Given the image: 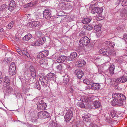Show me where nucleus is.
<instances>
[{
    "label": "nucleus",
    "instance_id": "obj_1",
    "mask_svg": "<svg viewBox=\"0 0 127 127\" xmlns=\"http://www.w3.org/2000/svg\"><path fill=\"white\" fill-rule=\"evenodd\" d=\"M113 98L111 101V104L113 106H123L124 100L126 99L125 96L122 94L115 93L112 95Z\"/></svg>",
    "mask_w": 127,
    "mask_h": 127
},
{
    "label": "nucleus",
    "instance_id": "obj_2",
    "mask_svg": "<svg viewBox=\"0 0 127 127\" xmlns=\"http://www.w3.org/2000/svg\"><path fill=\"white\" fill-rule=\"evenodd\" d=\"M39 77L41 85L44 87H46L49 82L47 76L46 75L44 76L43 73H40L39 74Z\"/></svg>",
    "mask_w": 127,
    "mask_h": 127
},
{
    "label": "nucleus",
    "instance_id": "obj_3",
    "mask_svg": "<svg viewBox=\"0 0 127 127\" xmlns=\"http://www.w3.org/2000/svg\"><path fill=\"white\" fill-rule=\"evenodd\" d=\"M89 38L86 36L82 37L79 42V45L80 46H87L88 45L90 42Z\"/></svg>",
    "mask_w": 127,
    "mask_h": 127
},
{
    "label": "nucleus",
    "instance_id": "obj_4",
    "mask_svg": "<svg viewBox=\"0 0 127 127\" xmlns=\"http://www.w3.org/2000/svg\"><path fill=\"white\" fill-rule=\"evenodd\" d=\"M120 74L122 75V77L116 79L117 81L120 83H124L127 81V74L125 72L123 71L120 72Z\"/></svg>",
    "mask_w": 127,
    "mask_h": 127
},
{
    "label": "nucleus",
    "instance_id": "obj_5",
    "mask_svg": "<svg viewBox=\"0 0 127 127\" xmlns=\"http://www.w3.org/2000/svg\"><path fill=\"white\" fill-rule=\"evenodd\" d=\"M73 110L72 108L69 109L66 113L64 118L66 122L70 120L73 117Z\"/></svg>",
    "mask_w": 127,
    "mask_h": 127
},
{
    "label": "nucleus",
    "instance_id": "obj_6",
    "mask_svg": "<svg viewBox=\"0 0 127 127\" xmlns=\"http://www.w3.org/2000/svg\"><path fill=\"white\" fill-rule=\"evenodd\" d=\"M16 67L15 63L12 62L10 66L9 73L11 75H14L16 73Z\"/></svg>",
    "mask_w": 127,
    "mask_h": 127
},
{
    "label": "nucleus",
    "instance_id": "obj_7",
    "mask_svg": "<svg viewBox=\"0 0 127 127\" xmlns=\"http://www.w3.org/2000/svg\"><path fill=\"white\" fill-rule=\"evenodd\" d=\"M46 76L50 82L53 83L55 82L56 75L54 73L50 72Z\"/></svg>",
    "mask_w": 127,
    "mask_h": 127
},
{
    "label": "nucleus",
    "instance_id": "obj_8",
    "mask_svg": "<svg viewBox=\"0 0 127 127\" xmlns=\"http://www.w3.org/2000/svg\"><path fill=\"white\" fill-rule=\"evenodd\" d=\"M103 10V7H99L94 8L91 10V12L92 13H97L98 14H100L102 12Z\"/></svg>",
    "mask_w": 127,
    "mask_h": 127
},
{
    "label": "nucleus",
    "instance_id": "obj_9",
    "mask_svg": "<svg viewBox=\"0 0 127 127\" xmlns=\"http://www.w3.org/2000/svg\"><path fill=\"white\" fill-rule=\"evenodd\" d=\"M51 11L48 9H46L43 11V14L44 17L46 19H48L51 17Z\"/></svg>",
    "mask_w": 127,
    "mask_h": 127
},
{
    "label": "nucleus",
    "instance_id": "obj_10",
    "mask_svg": "<svg viewBox=\"0 0 127 127\" xmlns=\"http://www.w3.org/2000/svg\"><path fill=\"white\" fill-rule=\"evenodd\" d=\"M3 92H5V94H10L12 93L13 89L11 87L9 86H5V87H3Z\"/></svg>",
    "mask_w": 127,
    "mask_h": 127
},
{
    "label": "nucleus",
    "instance_id": "obj_11",
    "mask_svg": "<svg viewBox=\"0 0 127 127\" xmlns=\"http://www.w3.org/2000/svg\"><path fill=\"white\" fill-rule=\"evenodd\" d=\"M16 4L14 0H11L10 2L8 9L10 11H12L16 7Z\"/></svg>",
    "mask_w": 127,
    "mask_h": 127
},
{
    "label": "nucleus",
    "instance_id": "obj_12",
    "mask_svg": "<svg viewBox=\"0 0 127 127\" xmlns=\"http://www.w3.org/2000/svg\"><path fill=\"white\" fill-rule=\"evenodd\" d=\"M37 109L38 110L46 109L47 105L45 103H41L39 102L37 103Z\"/></svg>",
    "mask_w": 127,
    "mask_h": 127
},
{
    "label": "nucleus",
    "instance_id": "obj_13",
    "mask_svg": "<svg viewBox=\"0 0 127 127\" xmlns=\"http://www.w3.org/2000/svg\"><path fill=\"white\" fill-rule=\"evenodd\" d=\"M74 74L76 75L77 78L80 79L81 78L83 75V73L82 71L79 69H77L75 71Z\"/></svg>",
    "mask_w": 127,
    "mask_h": 127
},
{
    "label": "nucleus",
    "instance_id": "obj_14",
    "mask_svg": "<svg viewBox=\"0 0 127 127\" xmlns=\"http://www.w3.org/2000/svg\"><path fill=\"white\" fill-rule=\"evenodd\" d=\"M31 24L32 27H37L39 26H41L43 24L42 20H40L38 21L32 22V23L29 24Z\"/></svg>",
    "mask_w": 127,
    "mask_h": 127
},
{
    "label": "nucleus",
    "instance_id": "obj_15",
    "mask_svg": "<svg viewBox=\"0 0 127 127\" xmlns=\"http://www.w3.org/2000/svg\"><path fill=\"white\" fill-rule=\"evenodd\" d=\"M77 55V53L76 52H72L69 57H67V60L68 61H73L76 58Z\"/></svg>",
    "mask_w": 127,
    "mask_h": 127
},
{
    "label": "nucleus",
    "instance_id": "obj_16",
    "mask_svg": "<svg viewBox=\"0 0 127 127\" xmlns=\"http://www.w3.org/2000/svg\"><path fill=\"white\" fill-rule=\"evenodd\" d=\"M66 60H67V57L64 56H61L58 58L57 61L59 63L64 62Z\"/></svg>",
    "mask_w": 127,
    "mask_h": 127
},
{
    "label": "nucleus",
    "instance_id": "obj_17",
    "mask_svg": "<svg viewBox=\"0 0 127 127\" xmlns=\"http://www.w3.org/2000/svg\"><path fill=\"white\" fill-rule=\"evenodd\" d=\"M104 43L109 48L113 47L115 45V44L113 42H111L108 40L107 41H105Z\"/></svg>",
    "mask_w": 127,
    "mask_h": 127
},
{
    "label": "nucleus",
    "instance_id": "obj_18",
    "mask_svg": "<svg viewBox=\"0 0 127 127\" xmlns=\"http://www.w3.org/2000/svg\"><path fill=\"white\" fill-rule=\"evenodd\" d=\"M30 69L32 77L33 78L35 77L36 75V73L34 67L31 65L30 66Z\"/></svg>",
    "mask_w": 127,
    "mask_h": 127
},
{
    "label": "nucleus",
    "instance_id": "obj_19",
    "mask_svg": "<svg viewBox=\"0 0 127 127\" xmlns=\"http://www.w3.org/2000/svg\"><path fill=\"white\" fill-rule=\"evenodd\" d=\"M94 106L97 109L100 108L101 107V103L98 100H95L93 102Z\"/></svg>",
    "mask_w": 127,
    "mask_h": 127
},
{
    "label": "nucleus",
    "instance_id": "obj_20",
    "mask_svg": "<svg viewBox=\"0 0 127 127\" xmlns=\"http://www.w3.org/2000/svg\"><path fill=\"white\" fill-rule=\"evenodd\" d=\"M10 80L8 76H5L4 78L3 87H5V86H9Z\"/></svg>",
    "mask_w": 127,
    "mask_h": 127
},
{
    "label": "nucleus",
    "instance_id": "obj_21",
    "mask_svg": "<svg viewBox=\"0 0 127 127\" xmlns=\"http://www.w3.org/2000/svg\"><path fill=\"white\" fill-rule=\"evenodd\" d=\"M8 9V6L5 4H3L0 6V11H6Z\"/></svg>",
    "mask_w": 127,
    "mask_h": 127
},
{
    "label": "nucleus",
    "instance_id": "obj_22",
    "mask_svg": "<svg viewBox=\"0 0 127 127\" xmlns=\"http://www.w3.org/2000/svg\"><path fill=\"white\" fill-rule=\"evenodd\" d=\"M115 66L114 65H111L108 69L109 73L112 74H113L114 72Z\"/></svg>",
    "mask_w": 127,
    "mask_h": 127
},
{
    "label": "nucleus",
    "instance_id": "obj_23",
    "mask_svg": "<svg viewBox=\"0 0 127 127\" xmlns=\"http://www.w3.org/2000/svg\"><path fill=\"white\" fill-rule=\"evenodd\" d=\"M37 40L38 41V43L39 44L38 45L39 46L42 45L45 43L46 41V39L45 37H43L40 38Z\"/></svg>",
    "mask_w": 127,
    "mask_h": 127
},
{
    "label": "nucleus",
    "instance_id": "obj_24",
    "mask_svg": "<svg viewBox=\"0 0 127 127\" xmlns=\"http://www.w3.org/2000/svg\"><path fill=\"white\" fill-rule=\"evenodd\" d=\"M32 35L30 33H28L24 36L23 38V40L27 41L28 40L32 37Z\"/></svg>",
    "mask_w": 127,
    "mask_h": 127
},
{
    "label": "nucleus",
    "instance_id": "obj_25",
    "mask_svg": "<svg viewBox=\"0 0 127 127\" xmlns=\"http://www.w3.org/2000/svg\"><path fill=\"white\" fill-rule=\"evenodd\" d=\"M91 20V18L87 17L83 19L82 21L83 24H87L90 23Z\"/></svg>",
    "mask_w": 127,
    "mask_h": 127
},
{
    "label": "nucleus",
    "instance_id": "obj_26",
    "mask_svg": "<svg viewBox=\"0 0 127 127\" xmlns=\"http://www.w3.org/2000/svg\"><path fill=\"white\" fill-rule=\"evenodd\" d=\"M123 12H124L125 13L123 14L121 13L120 14V16L121 17V18L123 19H127V11L126 10H124Z\"/></svg>",
    "mask_w": 127,
    "mask_h": 127
},
{
    "label": "nucleus",
    "instance_id": "obj_27",
    "mask_svg": "<svg viewBox=\"0 0 127 127\" xmlns=\"http://www.w3.org/2000/svg\"><path fill=\"white\" fill-rule=\"evenodd\" d=\"M100 86L99 84L96 83H93L92 85V88L94 90H96L100 88Z\"/></svg>",
    "mask_w": 127,
    "mask_h": 127
},
{
    "label": "nucleus",
    "instance_id": "obj_28",
    "mask_svg": "<svg viewBox=\"0 0 127 127\" xmlns=\"http://www.w3.org/2000/svg\"><path fill=\"white\" fill-rule=\"evenodd\" d=\"M99 52L101 54H102L107 56L108 55V54H109V53L108 54L107 50L103 48L100 49L99 51Z\"/></svg>",
    "mask_w": 127,
    "mask_h": 127
},
{
    "label": "nucleus",
    "instance_id": "obj_29",
    "mask_svg": "<svg viewBox=\"0 0 127 127\" xmlns=\"http://www.w3.org/2000/svg\"><path fill=\"white\" fill-rule=\"evenodd\" d=\"M21 55H24L26 56L27 57L30 58V56L29 53L26 51L24 50H22L21 51V53L20 54Z\"/></svg>",
    "mask_w": 127,
    "mask_h": 127
},
{
    "label": "nucleus",
    "instance_id": "obj_30",
    "mask_svg": "<svg viewBox=\"0 0 127 127\" xmlns=\"http://www.w3.org/2000/svg\"><path fill=\"white\" fill-rule=\"evenodd\" d=\"M94 28L95 30L97 32H98L100 31L101 29V25H97L95 26Z\"/></svg>",
    "mask_w": 127,
    "mask_h": 127
},
{
    "label": "nucleus",
    "instance_id": "obj_31",
    "mask_svg": "<svg viewBox=\"0 0 127 127\" xmlns=\"http://www.w3.org/2000/svg\"><path fill=\"white\" fill-rule=\"evenodd\" d=\"M43 111V116H44V119L48 118L50 117V114L48 112L45 111Z\"/></svg>",
    "mask_w": 127,
    "mask_h": 127
},
{
    "label": "nucleus",
    "instance_id": "obj_32",
    "mask_svg": "<svg viewBox=\"0 0 127 127\" xmlns=\"http://www.w3.org/2000/svg\"><path fill=\"white\" fill-rule=\"evenodd\" d=\"M43 111H42L39 112L37 116L39 118L43 119H44V117L43 115Z\"/></svg>",
    "mask_w": 127,
    "mask_h": 127
},
{
    "label": "nucleus",
    "instance_id": "obj_33",
    "mask_svg": "<svg viewBox=\"0 0 127 127\" xmlns=\"http://www.w3.org/2000/svg\"><path fill=\"white\" fill-rule=\"evenodd\" d=\"M69 77H68L67 75H65L63 79V82L64 83L67 84L69 81Z\"/></svg>",
    "mask_w": 127,
    "mask_h": 127
},
{
    "label": "nucleus",
    "instance_id": "obj_34",
    "mask_svg": "<svg viewBox=\"0 0 127 127\" xmlns=\"http://www.w3.org/2000/svg\"><path fill=\"white\" fill-rule=\"evenodd\" d=\"M64 64H60L57 66L56 68L59 70L61 71L63 68Z\"/></svg>",
    "mask_w": 127,
    "mask_h": 127
},
{
    "label": "nucleus",
    "instance_id": "obj_35",
    "mask_svg": "<svg viewBox=\"0 0 127 127\" xmlns=\"http://www.w3.org/2000/svg\"><path fill=\"white\" fill-rule=\"evenodd\" d=\"M14 22L13 21H12L6 26V28L8 29H10L13 26Z\"/></svg>",
    "mask_w": 127,
    "mask_h": 127
},
{
    "label": "nucleus",
    "instance_id": "obj_36",
    "mask_svg": "<svg viewBox=\"0 0 127 127\" xmlns=\"http://www.w3.org/2000/svg\"><path fill=\"white\" fill-rule=\"evenodd\" d=\"M82 116L83 119H87L88 118H89L90 117V114L87 113L83 114L82 115Z\"/></svg>",
    "mask_w": 127,
    "mask_h": 127
},
{
    "label": "nucleus",
    "instance_id": "obj_37",
    "mask_svg": "<svg viewBox=\"0 0 127 127\" xmlns=\"http://www.w3.org/2000/svg\"><path fill=\"white\" fill-rule=\"evenodd\" d=\"M84 28L85 29H86L90 31L92 30L93 29V27L90 25H85L84 26Z\"/></svg>",
    "mask_w": 127,
    "mask_h": 127
},
{
    "label": "nucleus",
    "instance_id": "obj_38",
    "mask_svg": "<svg viewBox=\"0 0 127 127\" xmlns=\"http://www.w3.org/2000/svg\"><path fill=\"white\" fill-rule=\"evenodd\" d=\"M31 85H32L33 86V85L34 86H33V87L34 88H37L39 89V83L38 82H37L35 83V84H31Z\"/></svg>",
    "mask_w": 127,
    "mask_h": 127
},
{
    "label": "nucleus",
    "instance_id": "obj_39",
    "mask_svg": "<svg viewBox=\"0 0 127 127\" xmlns=\"http://www.w3.org/2000/svg\"><path fill=\"white\" fill-rule=\"evenodd\" d=\"M56 123L53 121H51L49 122V126L50 127H54L55 126Z\"/></svg>",
    "mask_w": 127,
    "mask_h": 127
},
{
    "label": "nucleus",
    "instance_id": "obj_40",
    "mask_svg": "<svg viewBox=\"0 0 127 127\" xmlns=\"http://www.w3.org/2000/svg\"><path fill=\"white\" fill-rule=\"evenodd\" d=\"M78 106L79 107L82 108L85 107V105L83 102H78Z\"/></svg>",
    "mask_w": 127,
    "mask_h": 127
},
{
    "label": "nucleus",
    "instance_id": "obj_41",
    "mask_svg": "<svg viewBox=\"0 0 127 127\" xmlns=\"http://www.w3.org/2000/svg\"><path fill=\"white\" fill-rule=\"evenodd\" d=\"M83 82L88 85H91L92 84V82L91 83L90 82L89 80L88 79H84L83 80Z\"/></svg>",
    "mask_w": 127,
    "mask_h": 127
},
{
    "label": "nucleus",
    "instance_id": "obj_42",
    "mask_svg": "<svg viewBox=\"0 0 127 127\" xmlns=\"http://www.w3.org/2000/svg\"><path fill=\"white\" fill-rule=\"evenodd\" d=\"M41 52L44 57L47 56L48 55V52L47 51L45 50L42 51Z\"/></svg>",
    "mask_w": 127,
    "mask_h": 127
},
{
    "label": "nucleus",
    "instance_id": "obj_43",
    "mask_svg": "<svg viewBox=\"0 0 127 127\" xmlns=\"http://www.w3.org/2000/svg\"><path fill=\"white\" fill-rule=\"evenodd\" d=\"M65 66L66 69L67 70H69L71 69V67L69 64H64Z\"/></svg>",
    "mask_w": 127,
    "mask_h": 127
},
{
    "label": "nucleus",
    "instance_id": "obj_44",
    "mask_svg": "<svg viewBox=\"0 0 127 127\" xmlns=\"http://www.w3.org/2000/svg\"><path fill=\"white\" fill-rule=\"evenodd\" d=\"M38 41L37 40L36 41L33 42H32L31 44V45L33 46H39L38 45Z\"/></svg>",
    "mask_w": 127,
    "mask_h": 127
},
{
    "label": "nucleus",
    "instance_id": "obj_45",
    "mask_svg": "<svg viewBox=\"0 0 127 127\" xmlns=\"http://www.w3.org/2000/svg\"><path fill=\"white\" fill-rule=\"evenodd\" d=\"M43 54H42V52L40 53L37 55V57L38 58H42L44 57Z\"/></svg>",
    "mask_w": 127,
    "mask_h": 127
},
{
    "label": "nucleus",
    "instance_id": "obj_46",
    "mask_svg": "<svg viewBox=\"0 0 127 127\" xmlns=\"http://www.w3.org/2000/svg\"><path fill=\"white\" fill-rule=\"evenodd\" d=\"M122 5L123 6L127 5V0H123L122 2Z\"/></svg>",
    "mask_w": 127,
    "mask_h": 127
},
{
    "label": "nucleus",
    "instance_id": "obj_47",
    "mask_svg": "<svg viewBox=\"0 0 127 127\" xmlns=\"http://www.w3.org/2000/svg\"><path fill=\"white\" fill-rule=\"evenodd\" d=\"M90 126L91 127H99L96 124H94L91 123L90 125Z\"/></svg>",
    "mask_w": 127,
    "mask_h": 127
},
{
    "label": "nucleus",
    "instance_id": "obj_48",
    "mask_svg": "<svg viewBox=\"0 0 127 127\" xmlns=\"http://www.w3.org/2000/svg\"><path fill=\"white\" fill-rule=\"evenodd\" d=\"M16 50L18 53L20 54L21 53V51H22V50L18 47H16Z\"/></svg>",
    "mask_w": 127,
    "mask_h": 127
},
{
    "label": "nucleus",
    "instance_id": "obj_49",
    "mask_svg": "<svg viewBox=\"0 0 127 127\" xmlns=\"http://www.w3.org/2000/svg\"><path fill=\"white\" fill-rule=\"evenodd\" d=\"M86 101L85 102H89L91 101V98L89 97H86Z\"/></svg>",
    "mask_w": 127,
    "mask_h": 127
},
{
    "label": "nucleus",
    "instance_id": "obj_50",
    "mask_svg": "<svg viewBox=\"0 0 127 127\" xmlns=\"http://www.w3.org/2000/svg\"><path fill=\"white\" fill-rule=\"evenodd\" d=\"M86 97L85 96H82L81 97L80 100L81 101L83 102H85L86 101Z\"/></svg>",
    "mask_w": 127,
    "mask_h": 127
},
{
    "label": "nucleus",
    "instance_id": "obj_51",
    "mask_svg": "<svg viewBox=\"0 0 127 127\" xmlns=\"http://www.w3.org/2000/svg\"><path fill=\"white\" fill-rule=\"evenodd\" d=\"M85 31H82L81 32L79 33V35L81 36H82L85 35Z\"/></svg>",
    "mask_w": 127,
    "mask_h": 127
},
{
    "label": "nucleus",
    "instance_id": "obj_52",
    "mask_svg": "<svg viewBox=\"0 0 127 127\" xmlns=\"http://www.w3.org/2000/svg\"><path fill=\"white\" fill-rule=\"evenodd\" d=\"M83 64L81 63L79 61H78V64H76V66H77L78 67H81L82 66Z\"/></svg>",
    "mask_w": 127,
    "mask_h": 127
},
{
    "label": "nucleus",
    "instance_id": "obj_53",
    "mask_svg": "<svg viewBox=\"0 0 127 127\" xmlns=\"http://www.w3.org/2000/svg\"><path fill=\"white\" fill-rule=\"evenodd\" d=\"M2 79V74L1 72L0 71V83H1Z\"/></svg>",
    "mask_w": 127,
    "mask_h": 127
},
{
    "label": "nucleus",
    "instance_id": "obj_54",
    "mask_svg": "<svg viewBox=\"0 0 127 127\" xmlns=\"http://www.w3.org/2000/svg\"><path fill=\"white\" fill-rule=\"evenodd\" d=\"M29 7H32L33 6V4L32 2L28 3L27 5Z\"/></svg>",
    "mask_w": 127,
    "mask_h": 127
},
{
    "label": "nucleus",
    "instance_id": "obj_55",
    "mask_svg": "<svg viewBox=\"0 0 127 127\" xmlns=\"http://www.w3.org/2000/svg\"><path fill=\"white\" fill-rule=\"evenodd\" d=\"M79 61L81 63L83 64H82V65L85 64H86V62L84 60H82Z\"/></svg>",
    "mask_w": 127,
    "mask_h": 127
},
{
    "label": "nucleus",
    "instance_id": "obj_56",
    "mask_svg": "<svg viewBox=\"0 0 127 127\" xmlns=\"http://www.w3.org/2000/svg\"><path fill=\"white\" fill-rule=\"evenodd\" d=\"M45 60L44 59H42L40 61V64H44L45 63V62L44 61Z\"/></svg>",
    "mask_w": 127,
    "mask_h": 127
},
{
    "label": "nucleus",
    "instance_id": "obj_57",
    "mask_svg": "<svg viewBox=\"0 0 127 127\" xmlns=\"http://www.w3.org/2000/svg\"><path fill=\"white\" fill-rule=\"evenodd\" d=\"M4 62H6L7 63H8L9 62V60L7 58H5L3 60Z\"/></svg>",
    "mask_w": 127,
    "mask_h": 127
},
{
    "label": "nucleus",
    "instance_id": "obj_58",
    "mask_svg": "<svg viewBox=\"0 0 127 127\" xmlns=\"http://www.w3.org/2000/svg\"><path fill=\"white\" fill-rule=\"evenodd\" d=\"M37 127V126L34 125H31L28 126V127Z\"/></svg>",
    "mask_w": 127,
    "mask_h": 127
},
{
    "label": "nucleus",
    "instance_id": "obj_59",
    "mask_svg": "<svg viewBox=\"0 0 127 127\" xmlns=\"http://www.w3.org/2000/svg\"><path fill=\"white\" fill-rule=\"evenodd\" d=\"M121 2V1L120 0H117V1L116 2V4H119Z\"/></svg>",
    "mask_w": 127,
    "mask_h": 127
},
{
    "label": "nucleus",
    "instance_id": "obj_60",
    "mask_svg": "<svg viewBox=\"0 0 127 127\" xmlns=\"http://www.w3.org/2000/svg\"><path fill=\"white\" fill-rule=\"evenodd\" d=\"M112 116H111L112 118H114L115 117H116L117 116H116L114 114V113H113V114H111Z\"/></svg>",
    "mask_w": 127,
    "mask_h": 127
},
{
    "label": "nucleus",
    "instance_id": "obj_61",
    "mask_svg": "<svg viewBox=\"0 0 127 127\" xmlns=\"http://www.w3.org/2000/svg\"><path fill=\"white\" fill-rule=\"evenodd\" d=\"M100 17H98V18H97V19H96L97 20V21H99V20H101L102 19H100Z\"/></svg>",
    "mask_w": 127,
    "mask_h": 127
},
{
    "label": "nucleus",
    "instance_id": "obj_62",
    "mask_svg": "<svg viewBox=\"0 0 127 127\" xmlns=\"http://www.w3.org/2000/svg\"><path fill=\"white\" fill-rule=\"evenodd\" d=\"M3 28L0 27V32H2L3 31Z\"/></svg>",
    "mask_w": 127,
    "mask_h": 127
},
{
    "label": "nucleus",
    "instance_id": "obj_63",
    "mask_svg": "<svg viewBox=\"0 0 127 127\" xmlns=\"http://www.w3.org/2000/svg\"><path fill=\"white\" fill-rule=\"evenodd\" d=\"M93 46V45H91V46L90 47V49H91H91L92 48Z\"/></svg>",
    "mask_w": 127,
    "mask_h": 127
},
{
    "label": "nucleus",
    "instance_id": "obj_64",
    "mask_svg": "<svg viewBox=\"0 0 127 127\" xmlns=\"http://www.w3.org/2000/svg\"><path fill=\"white\" fill-rule=\"evenodd\" d=\"M113 54H115V52H113Z\"/></svg>",
    "mask_w": 127,
    "mask_h": 127
}]
</instances>
